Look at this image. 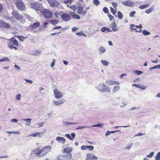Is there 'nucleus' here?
<instances>
[{
	"mask_svg": "<svg viewBox=\"0 0 160 160\" xmlns=\"http://www.w3.org/2000/svg\"><path fill=\"white\" fill-rule=\"evenodd\" d=\"M71 136L72 137V138H73V139L75 138V134L74 133H71Z\"/></svg>",
	"mask_w": 160,
	"mask_h": 160,
	"instance_id": "e2e57ef3",
	"label": "nucleus"
},
{
	"mask_svg": "<svg viewBox=\"0 0 160 160\" xmlns=\"http://www.w3.org/2000/svg\"><path fill=\"white\" fill-rule=\"evenodd\" d=\"M131 28H132V29L134 30H135L136 31V32H142V30L141 29H140L139 30H137V29L135 28H132V27H134L135 26V25H133V24H131ZM136 28H138L140 29H141V28H142V25L141 24H140L139 25H137L136 26Z\"/></svg>",
	"mask_w": 160,
	"mask_h": 160,
	"instance_id": "dca6fc26",
	"label": "nucleus"
},
{
	"mask_svg": "<svg viewBox=\"0 0 160 160\" xmlns=\"http://www.w3.org/2000/svg\"><path fill=\"white\" fill-rule=\"evenodd\" d=\"M142 73V72L140 71H137L136 72V73L138 75H140Z\"/></svg>",
	"mask_w": 160,
	"mask_h": 160,
	"instance_id": "4d7b16f0",
	"label": "nucleus"
},
{
	"mask_svg": "<svg viewBox=\"0 0 160 160\" xmlns=\"http://www.w3.org/2000/svg\"><path fill=\"white\" fill-rule=\"evenodd\" d=\"M98 158L95 155L91 154H87L86 160H97Z\"/></svg>",
	"mask_w": 160,
	"mask_h": 160,
	"instance_id": "4468645a",
	"label": "nucleus"
},
{
	"mask_svg": "<svg viewBox=\"0 0 160 160\" xmlns=\"http://www.w3.org/2000/svg\"><path fill=\"white\" fill-rule=\"evenodd\" d=\"M101 31L102 32H104L106 31V27H103L101 29Z\"/></svg>",
	"mask_w": 160,
	"mask_h": 160,
	"instance_id": "5fc2aeb1",
	"label": "nucleus"
},
{
	"mask_svg": "<svg viewBox=\"0 0 160 160\" xmlns=\"http://www.w3.org/2000/svg\"><path fill=\"white\" fill-rule=\"evenodd\" d=\"M62 14H61V12H56L54 13L55 16L58 18H59L60 17L61 18Z\"/></svg>",
	"mask_w": 160,
	"mask_h": 160,
	"instance_id": "cd10ccee",
	"label": "nucleus"
},
{
	"mask_svg": "<svg viewBox=\"0 0 160 160\" xmlns=\"http://www.w3.org/2000/svg\"><path fill=\"white\" fill-rule=\"evenodd\" d=\"M72 151V149L71 148H66L64 149L63 152L67 153V154H70V152Z\"/></svg>",
	"mask_w": 160,
	"mask_h": 160,
	"instance_id": "412c9836",
	"label": "nucleus"
},
{
	"mask_svg": "<svg viewBox=\"0 0 160 160\" xmlns=\"http://www.w3.org/2000/svg\"><path fill=\"white\" fill-rule=\"evenodd\" d=\"M12 14L15 19L18 21L22 20L23 18V16L17 11H13L12 12Z\"/></svg>",
	"mask_w": 160,
	"mask_h": 160,
	"instance_id": "1a4fd4ad",
	"label": "nucleus"
},
{
	"mask_svg": "<svg viewBox=\"0 0 160 160\" xmlns=\"http://www.w3.org/2000/svg\"><path fill=\"white\" fill-rule=\"evenodd\" d=\"M144 134H142V133H141V132H139L138 134H137L135 136H142V135H143Z\"/></svg>",
	"mask_w": 160,
	"mask_h": 160,
	"instance_id": "680f3d73",
	"label": "nucleus"
},
{
	"mask_svg": "<svg viewBox=\"0 0 160 160\" xmlns=\"http://www.w3.org/2000/svg\"><path fill=\"white\" fill-rule=\"evenodd\" d=\"M44 123V122L38 123V128H40L42 126H43V125Z\"/></svg>",
	"mask_w": 160,
	"mask_h": 160,
	"instance_id": "8fccbe9b",
	"label": "nucleus"
},
{
	"mask_svg": "<svg viewBox=\"0 0 160 160\" xmlns=\"http://www.w3.org/2000/svg\"><path fill=\"white\" fill-rule=\"evenodd\" d=\"M55 59H53V60L52 62V63L51 64V66L52 67H53L55 65Z\"/></svg>",
	"mask_w": 160,
	"mask_h": 160,
	"instance_id": "3c124183",
	"label": "nucleus"
},
{
	"mask_svg": "<svg viewBox=\"0 0 160 160\" xmlns=\"http://www.w3.org/2000/svg\"><path fill=\"white\" fill-rule=\"evenodd\" d=\"M65 102V100L64 99H62L59 101H54V103L56 105L59 106L60 105L64 103Z\"/></svg>",
	"mask_w": 160,
	"mask_h": 160,
	"instance_id": "aec40b11",
	"label": "nucleus"
},
{
	"mask_svg": "<svg viewBox=\"0 0 160 160\" xmlns=\"http://www.w3.org/2000/svg\"><path fill=\"white\" fill-rule=\"evenodd\" d=\"M48 22H44L43 24V27L44 28H46V25H47L48 24Z\"/></svg>",
	"mask_w": 160,
	"mask_h": 160,
	"instance_id": "69168bd1",
	"label": "nucleus"
},
{
	"mask_svg": "<svg viewBox=\"0 0 160 160\" xmlns=\"http://www.w3.org/2000/svg\"><path fill=\"white\" fill-rule=\"evenodd\" d=\"M43 132H37L35 133H32L29 136L30 137H38L40 138L43 136Z\"/></svg>",
	"mask_w": 160,
	"mask_h": 160,
	"instance_id": "2eb2a0df",
	"label": "nucleus"
},
{
	"mask_svg": "<svg viewBox=\"0 0 160 160\" xmlns=\"http://www.w3.org/2000/svg\"><path fill=\"white\" fill-rule=\"evenodd\" d=\"M17 8L21 11H24L26 8V6L22 0H17L15 3Z\"/></svg>",
	"mask_w": 160,
	"mask_h": 160,
	"instance_id": "7ed1b4c3",
	"label": "nucleus"
},
{
	"mask_svg": "<svg viewBox=\"0 0 160 160\" xmlns=\"http://www.w3.org/2000/svg\"><path fill=\"white\" fill-rule=\"evenodd\" d=\"M66 137L69 139H70L71 140H73V138H72L71 137L70 135L69 134H66Z\"/></svg>",
	"mask_w": 160,
	"mask_h": 160,
	"instance_id": "09e8293b",
	"label": "nucleus"
},
{
	"mask_svg": "<svg viewBox=\"0 0 160 160\" xmlns=\"http://www.w3.org/2000/svg\"><path fill=\"white\" fill-rule=\"evenodd\" d=\"M98 90L102 92H109L110 89L109 87L105 85L104 83H101L98 87Z\"/></svg>",
	"mask_w": 160,
	"mask_h": 160,
	"instance_id": "0eeeda50",
	"label": "nucleus"
},
{
	"mask_svg": "<svg viewBox=\"0 0 160 160\" xmlns=\"http://www.w3.org/2000/svg\"><path fill=\"white\" fill-rule=\"evenodd\" d=\"M140 84H132V86H135L137 88H140L143 90L145 89L146 88V87L144 86H140Z\"/></svg>",
	"mask_w": 160,
	"mask_h": 160,
	"instance_id": "b1692460",
	"label": "nucleus"
},
{
	"mask_svg": "<svg viewBox=\"0 0 160 160\" xmlns=\"http://www.w3.org/2000/svg\"><path fill=\"white\" fill-rule=\"evenodd\" d=\"M118 18L121 19L123 17V15L122 13L119 11L118 12Z\"/></svg>",
	"mask_w": 160,
	"mask_h": 160,
	"instance_id": "72a5a7b5",
	"label": "nucleus"
},
{
	"mask_svg": "<svg viewBox=\"0 0 160 160\" xmlns=\"http://www.w3.org/2000/svg\"><path fill=\"white\" fill-rule=\"evenodd\" d=\"M2 61L3 62L4 61H8L9 62L10 61L9 59H8V58L7 57H4L2 59Z\"/></svg>",
	"mask_w": 160,
	"mask_h": 160,
	"instance_id": "79ce46f5",
	"label": "nucleus"
},
{
	"mask_svg": "<svg viewBox=\"0 0 160 160\" xmlns=\"http://www.w3.org/2000/svg\"><path fill=\"white\" fill-rule=\"evenodd\" d=\"M52 148L50 146H46L43 147L42 148L39 147L33 151V152L36 155L42 157L46 155L47 154L50 152Z\"/></svg>",
	"mask_w": 160,
	"mask_h": 160,
	"instance_id": "f257e3e1",
	"label": "nucleus"
},
{
	"mask_svg": "<svg viewBox=\"0 0 160 160\" xmlns=\"http://www.w3.org/2000/svg\"><path fill=\"white\" fill-rule=\"evenodd\" d=\"M56 140L58 141L59 143L64 144L65 142V139L63 137H58L56 138Z\"/></svg>",
	"mask_w": 160,
	"mask_h": 160,
	"instance_id": "f3484780",
	"label": "nucleus"
},
{
	"mask_svg": "<svg viewBox=\"0 0 160 160\" xmlns=\"http://www.w3.org/2000/svg\"><path fill=\"white\" fill-rule=\"evenodd\" d=\"M78 29V28L76 27H73L72 28V30L73 32H75Z\"/></svg>",
	"mask_w": 160,
	"mask_h": 160,
	"instance_id": "052dcab7",
	"label": "nucleus"
},
{
	"mask_svg": "<svg viewBox=\"0 0 160 160\" xmlns=\"http://www.w3.org/2000/svg\"><path fill=\"white\" fill-rule=\"evenodd\" d=\"M103 126V124L102 123H99L96 125H93V126L94 127H102Z\"/></svg>",
	"mask_w": 160,
	"mask_h": 160,
	"instance_id": "ea45409f",
	"label": "nucleus"
},
{
	"mask_svg": "<svg viewBox=\"0 0 160 160\" xmlns=\"http://www.w3.org/2000/svg\"><path fill=\"white\" fill-rule=\"evenodd\" d=\"M11 122H17V120L16 119H12L11 120Z\"/></svg>",
	"mask_w": 160,
	"mask_h": 160,
	"instance_id": "338daca9",
	"label": "nucleus"
},
{
	"mask_svg": "<svg viewBox=\"0 0 160 160\" xmlns=\"http://www.w3.org/2000/svg\"><path fill=\"white\" fill-rule=\"evenodd\" d=\"M41 12L42 13L43 17L46 18H51L53 16V13L50 10L44 9H42Z\"/></svg>",
	"mask_w": 160,
	"mask_h": 160,
	"instance_id": "20e7f679",
	"label": "nucleus"
},
{
	"mask_svg": "<svg viewBox=\"0 0 160 160\" xmlns=\"http://www.w3.org/2000/svg\"><path fill=\"white\" fill-rule=\"evenodd\" d=\"M112 5L113 6V7L115 8H116V7L117 6V4L116 3L114 2H112Z\"/></svg>",
	"mask_w": 160,
	"mask_h": 160,
	"instance_id": "6e6d98bb",
	"label": "nucleus"
},
{
	"mask_svg": "<svg viewBox=\"0 0 160 160\" xmlns=\"http://www.w3.org/2000/svg\"><path fill=\"white\" fill-rule=\"evenodd\" d=\"M50 22L55 25L58 23V21L56 19H52L50 21Z\"/></svg>",
	"mask_w": 160,
	"mask_h": 160,
	"instance_id": "393cba45",
	"label": "nucleus"
},
{
	"mask_svg": "<svg viewBox=\"0 0 160 160\" xmlns=\"http://www.w3.org/2000/svg\"><path fill=\"white\" fill-rule=\"evenodd\" d=\"M76 34L77 35L79 36L82 35L84 36H86V35L84 33H83V32L82 31L80 32L77 33Z\"/></svg>",
	"mask_w": 160,
	"mask_h": 160,
	"instance_id": "4c0bfd02",
	"label": "nucleus"
},
{
	"mask_svg": "<svg viewBox=\"0 0 160 160\" xmlns=\"http://www.w3.org/2000/svg\"><path fill=\"white\" fill-rule=\"evenodd\" d=\"M25 80L26 82L30 83V84H32V80H28L26 79H25Z\"/></svg>",
	"mask_w": 160,
	"mask_h": 160,
	"instance_id": "864d4df0",
	"label": "nucleus"
},
{
	"mask_svg": "<svg viewBox=\"0 0 160 160\" xmlns=\"http://www.w3.org/2000/svg\"><path fill=\"white\" fill-rule=\"evenodd\" d=\"M143 34L144 35H148L150 34V33L146 30H143L142 31Z\"/></svg>",
	"mask_w": 160,
	"mask_h": 160,
	"instance_id": "c9c22d12",
	"label": "nucleus"
},
{
	"mask_svg": "<svg viewBox=\"0 0 160 160\" xmlns=\"http://www.w3.org/2000/svg\"><path fill=\"white\" fill-rule=\"evenodd\" d=\"M94 4L96 6H98L100 4V2L98 0H93Z\"/></svg>",
	"mask_w": 160,
	"mask_h": 160,
	"instance_id": "e433bc0d",
	"label": "nucleus"
},
{
	"mask_svg": "<svg viewBox=\"0 0 160 160\" xmlns=\"http://www.w3.org/2000/svg\"><path fill=\"white\" fill-rule=\"evenodd\" d=\"M153 153H154L153 152H151L149 155H147V157L149 158H151L152 157V155H153Z\"/></svg>",
	"mask_w": 160,
	"mask_h": 160,
	"instance_id": "49530a36",
	"label": "nucleus"
},
{
	"mask_svg": "<svg viewBox=\"0 0 160 160\" xmlns=\"http://www.w3.org/2000/svg\"><path fill=\"white\" fill-rule=\"evenodd\" d=\"M156 160H160V152L157 154L155 158Z\"/></svg>",
	"mask_w": 160,
	"mask_h": 160,
	"instance_id": "f704fd0d",
	"label": "nucleus"
},
{
	"mask_svg": "<svg viewBox=\"0 0 160 160\" xmlns=\"http://www.w3.org/2000/svg\"><path fill=\"white\" fill-rule=\"evenodd\" d=\"M21 98V95L20 94H18L16 96V99L18 100H19Z\"/></svg>",
	"mask_w": 160,
	"mask_h": 160,
	"instance_id": "de8ad7c7",
	"label": "nucleus"
},
{
	"mask_svg": "<svg viewBox=\"0 0 160 160\" xmlns=\"http://www.w3.org/2000/svg\"><path fill=\"white\" fill-rule=\"evenodd\" d=\"M101 63L104 66H108V62L106 60H102Z\"/></svg>",
	"mask_w": 160,
	"mask_h": 160,
	"instance_id": "2f4dec72",
	"label": "nucleus"
},
{
	"mask_svg": "<svg viewBox=\"0 0 160 160\" xmlns=\"http://www.w3.org/2000/svg\"><path fill=\"white\" fill-rule=\"evenodd\" d=\"M112 28V30L114 32H115L118 31V29L117 28V25L115 22H113L111 24Z\"/></svg>",
	"mask_w": 160,
	"mask_h": 160,
	"instance_id": "4be33fe9",
	"label": "nucleus"
},
{
	"mask_svg": "<svg viewBox=\"0 0 160 160\" xmlns=\"http://www.w3.org/2000/svg\"><path fill=\"white\" fill-rule=\"evenodd\" d=\"M78 12L79 14H83L84 15L86 14L87 11H84L83 10V7L80 6L78 9Z\"/></svg>",
	"mask_w": 160,
	"mask_h": 160,
	"instance_id": "6ab92c4d",
	"label": "nucleus"
},
{
	"mask_svg": "<svg viewBox=\"0 0 160 160\" xmlns=\"http://www.w3.org/2000/svg\"><path fill=\"white\" fill-rule=\"evenodd\" d=\"M81 148L82 150H85L87 149V146L82 145Z\"/></svg>",
	"mask_w": 160,
	"mask_h": 160,
	"instance_id": "37998d69",
	"label": "nucleus"
},
{
	"mask_svg": "<svg viewBox=\"0 0 160 160\" xmlns=\"http://www.w3.org/2000/svg\"><path fill=\"white\" fill-rule=\"evenodd\" d=\"M15 36L22 41H23L24 40V39L26 38V37H24L23 36L21 35L20 36L16 35Z\"/></svg>",
	"mask_w": 160,
	"mask_h": 160,
	"instance_id": "7c9ffc66",
	"label": "nucleus"
},
{
	"mask_svg": "<svg viewBox=\"0 0 160 160\" xmlns=\"http://www.w3.org/2000/svg\"><path fill=\"white\" fill-rule=\"evenodd\" d=\"M103 12L106 13H108V10L107 7H105L103 8Z\"/></svg>",
	"mask_w": 160,
	"mask_h": 160,
	"instance_id": "a19ab883",
	"label": "nucleus"
},
{
	"mask_svg": "<svg viewBox=\"0 0 160 160\" xmlns=\"http://www.w3.org/2000/svg\"><path fill=\"white\" fill-rule=\"evenodd\" d=\"M154 9V7L153 6L152 7H151V8H149V9H147L146 11V12L147 13L149 14V13H150V12H151L152 11H153Z\"/></svg>",
	"mask_w": 160,
	"mask_h": 160,
	"instance_id": "bb28decb",
	"label": "nucleus"
},
{
	"mask_svg": "<svg viewBox=\"0 0 160 160\" xmlns=\"http://www.w3.org/2000/svg\"><path fill=\"white\" fill-rule=\"evenodd\" d=\"M40 25V23L39 22H36L33 23L32 25V28H37Z\"/></svg>",
	"mask_w": 160,
	"mask_h": 160,
	"instance_id": "5701e85b",
	"label": "nucleus"
},
{
	"mask_svg": "<svg viewBox=\"0 0 160 160\" xmlns=\"http://www.w3.org/2000/svg\"><path fill=\"white\" fill-rule=\"evenodd\" d=\"M111 133V132L109 131H108L106 133L105 135L106 136H108L110 135Z\"/></svg>",
	"mask_w": 160,
	"mask_h": 160,
	"instance_id": "774afa93",
	"label": "nucleus"
},
{
	"mask_svg": "<svg viewBox=\"0 0 160 160\" xmlns=\"http://www.w3.org/2000/svg\"><path fill=\"white\" fill-rule=\"evenodd\" d=\"M157 68H158V65L154 66L153 67L151 68H150V69H156Z\"/></svg>",
	"mask_w": 160,
	"mask_h": 160,
	"instance_id": "13d9d810",
	"label": "nucleus"
},
{
	"mask_svg": "<svg viewBox=\"0 0 160 160\" xmlns=\"http://www.w3.org/2000/svg\"><path fill=\"white\" fill-rule=\"evenodd\" d=\"M105 83L109 85H118L119 82L118 81H114L111 80H108L105 82Z\"/></svg>",
	"mask_w": 160,
	"mask_h": 160,
	"instance_id": "ddd939ff",
	"label": "nucleus"
},
{
	"mask_svg": "<svg viewBox=\"0 0 160 160\" xmlns=\"http://www.w3.org/2000/svg\"><path fill=\"white\" fill-rule=\"evenodd\" d=\"M54 92L56 98L59 99L62 97L63 94L60 92L58 89H56L54 90Z\"/></svg>",
	"mask_w": 160,
	"mask_h": 160,
	"instance_id": "f8f14e48",
	"label": "nucleus"
},
{
	"mask_svg": "<svg viewBox=\"0 0 160 160\" xmlns=\"http://www.w3.org/2000/svg\"><path fill=\"white\" fill-rule=\"evenodd\" d=\"M25 121H26L27 122H30L31 121V119L30 118H28L24 120Z\"/></svg>",
	"mask_w": 160,
	"mask_h": 160,
	"instance_id": "0e129e2a",
	"label": "nucleus"
},
{
	"mask_svg": "<svg viewBox=\"0 0 160 160\" xmlns=\"http://www.w3.org/2000/svg\"><path fill=\"white\" fill-rule=\"evenodd\" d=\"M149 4L142 5L139 6V8L141 9H142L147 8L149 6Z\"/></svg>",
	"mask_w": 160,
	"mask_h": 160,
	"instance_id": "a878e982",
	"label": "nucleus"
},
{
	"mask_svg": "<svg viewBox=\"0 0 160 160\" xmlns=\"http://www.w3.org/2000/svg\"><path fill=\"white\" fill-rule=\"evenodd\" d=\"M10 27L11 26L9 24L2 20H0V28H10Z\"/></svg>",
	"mask_w": 160,
	"mask_h": 160,
	"instance_id": "9b49d317",
	"label": "nucleus"
},
{
	"mask_svg": "<svg viewBox=\"0 0 160 160\" xmlns=\"http://www.w3.org/2000/svg\"><path fill=\"white\" fill-rule=\"evenodd\" d=\"M49 5L52 8H57L60 5V3L57 0H46Z\"/></svg>",
	"mask_w": 160,
	"mask_h": 160,
	"instance_id": "9d476101",
	"label": "nucleus"
},
{
	"mask_svg": "<svg viewBox=\"0 0 160 160\" xmlns=\"http://www.w3.org/2000/svg\"><path fill=\"white\" fill-rule=\"evenodd\" d=\"M71 158V154H66L64 155H58L57 159L58 160H69Z\"/></svg>",
	"mask_w": 160,
	"mask_h": 160,
	"instance_id": "6e6552de",
	"label": "nucleus"
},
{
	"mask_svg": "<svg viewBox=\"0 0 160 160\" xmlns=\"http://www.w3.org/2000/svg\"><path fill=\"white\" fill-rule=\"evenodd\" d=\"M30 6L31 8L37 11H41L42 8V4L38 2H32L30 3Z\"/></svg>",
	"mask_w": 160,
	"mask_h": 160,
	"instance_id": "423d86ee",
	"label": "nucleus"
},
{
	"mask_svg": "<svg viewBox=\"0 0 160 160\" xmlns=\"http://www.w3.org/2000/svg\"><path fill=\"white\" fill-rule=\"evenodd\" d=\"M71 16L73 19H79L80 18V16L78 14H74V13L72 14Z\"/></svg>",
	"mask_w": 160,
	"mask_h": 160,
	"instance_id": "c756f323",
	"label": "nucleus"
},
{
	"mask_svg": "<svg viewBox=\"0 0 160 160\" xmlns=\"http://www.w3.org/2000/svg\"><path fill=\"white\" fill-rule=\"evenodd\" d=\"M87 148L90 150H92L94 149V147L92 146H87Z\"/></svg>",
	"mask_w": 160,
	"mask_h": 160,
	"instance_id": "a18cd8bd",
	"label": "nucleus"
},
{
	"mask_svg": "<svg viewBox=\"0 0 160 160\" xmlns=\"http://www.w3.org/2000/svg\"><path fill=\"white\" fill-rule=\"evenodd\" d=\"M100 51L102 52L103 53L105 51V48L102 47H101L99 49Z\"/></svg>",
	"mask_w": 160,
	"mask_h": 160,
	"instance_id": "58836bf2",
	"label": "nucleus"
},
{
	"mask_svg": "<svg viewBox=\"0 0 160 160\" xmlns=\"http://www.w3.org/2000/svg\"><path fill=\"white\" fill-rule=\"evenodd\" d=\"M135 13L136 12L135 11H132L130 13L129 16L131 17H133Z\"/></svg>",
	"mask_w": 160,
	"mask_h": 160,
	"instance_id": "c03bdc74",
	"label": "nucleus"
},
{
	"mask_svg": "<svg viewBox=\"0 0 160 160\" xmlns=\"http://www.w3.org/2000/svg\"><path fill=\"white\" fill-rule=\"evenodd\" d=\"M122 3L123 5L129 7L133 6L134 4V3L129 1H124L122 2Z\"/></svg>",
	"mask_w": 160,
	"mask_h": 160,
	"instance_id": "a211bd4d",
	"label": "nucleus"
},
{
	"mask_svg": "<svg viewBox=\"0 0 160 160\" xmlns=\"http://www.w3.org/2000/svg\"><path fill=\"white\" fill-rule=\"evenodd\" d=\"M120 88L119 86H115L113 89V92H117Z\"/></svg>",
	"mask_w": 160,
	"mask_h": 160,
	"instance_id": "c85d7f7f",
	"label": "nucleus"
},
{
	"mask_svg": "<svg viewBox=\"0 0 160 160\" xmlns=\"http://www.w3.org/2000/svg\"><path fill=\"white\" fill-rule=\"evenodd\" d=\"M111 12L114 15H115L117 12V11L115 9H114L110 7Z\"/></svg>",
	"mask_w": 160,
	"mask_h": 160,
	"instance_id": "473e14b6",
	"label": "nucleus"
},
{
	"mask_svg": "<svg viewBox=\"0 0 160 160\" xmlns=\"http://www.w3.org/2000/svg\"><path fill=\"white\" fill-rule=\"evenodd\" d=\"M108 16L110 20H112L114 18V17L110 14H108Z\"/></svg>",
	"mask_w": 160,
	"mask_h": 160,
	"instance_id": "603ef678",
	"label": "nucleus"
},
{
	"mask_svg": "<svg viewBox=\"0 0 160 160\" xmlns=\"http://www.w3.org/2000/svg\"><path fill=\"white\" fill-rule=\"evenodd\" d=\"M74 13V12H73L72 11L69 12V14L67 13H63L62 14L61 19L62 21L66 22L70 21L71 19V16Z\"/></svg>",
	"mask_w": 160,
	"mask_h": 160,
	"instance_id": "39448f33",
	"label": "nucleus"
},
{
	"mask_svg": "<svg viewBox=\"0 0 160 160\" xmlns=\"http://www.w3.org/2000/svg\"><path fill=\"white\" fill-rule=\"evenodd\" d=\"M3 10L2 6V4H0V13L2 12Z\"/></svg>",
	"mask_w": 160,
	"mask_h": 160,
	"instance_id": "bf43d9fd",
	"label": "nucleus"
},
{
	"mask_svg": "<svg viewBox=\"0 0 160 160\" xmlns=\"http://www.w3.org/2000/svg\"><path fill=\"white\" fill-rule=\"evenodd\" d=\"M8 45V47L10 49H14L15 50H17L18 48L14 46H19V43L18 41L15 38L12 37L10 39Z\"/></svg>",
	"mask_w": 160,
	"mask_h": 160,
	"instance_id": "f03ea898",
	"label": "nucleus"
}]
</instances>
